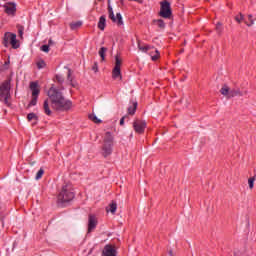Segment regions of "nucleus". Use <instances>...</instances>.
<instances>
[{
	"label": "nucleus",
	"mask_w": 256,
	"mask_h": 256,
	"mask_svg": "<svg viewBox=\"0 0 256 256\" xmlns=\"http://www.w3.org/2000/svg\"><path fill=\"white\" fill-rule=\"evenodd\" d=\"M72 71L70 68H68V73H67V80L69 81L71 87H77V82L76 81H73V78H72Z\"/></svg>",
	"instance_id": "20"
},
{
	"label": "nucleus",
	"mask_w": 256,
	"mask_h": 256,
	"mask_svg": "<svg viewBox=\"0 0 256 256\" xmlns=\"http://www.w3.org/2000/svg\"><path fill=\"white\" fill-rule=\"evenodd\" d=\"M244 20L245 16L243 15V13H240L239 15L235 16V21H237V23H241Z\"/></svg>",
	"instance_id": "34"
},
{
	"label": "nucleus",
	"mask_w": 256,
	"mask_h": 256,
	"mask_svg": "<svg viewBox=\"0 0 256 256\" xmlns=\"http://www.w3.org/2000/svg\"><path fill=\"white\" fill-rule=\"evenodd\" d=\"M89 120L93 121V123H96V124L102 123L101 119L97 118V115L95 114H90Z\"/></svg>",
	"instance_id": "29"
},
{
	"label": "nucleus",
	"mask_w": 256,
	"mask_h": 256,
	"mask_svg": "<svg viewBox=\"0 0 256 256\" xmlns=\"http://www.w3.org/2000/svg\"><path fill=\"white\" fill-rule=\"evenodd\" d=\"M18 33L20 35V37H23V31H25V27L18 25Z\"/></svg>",
	"instance_id": "37"
},
{
	"label": "nucleus",
	"mask_w": 256,
	"mask_h": 256,
	"mask_svg": "<svg viewBox=\"0 0 256 256\" xmlns=\"http://www.w3.org/2000/svg\"><path fill=\"white\" fill-rule=\"evenodd\" d=\"M37 99H39V96H32V100L28 104V107H35V105H37Z\"/></svg>",
	"instance_id": "31"
},
{
	"label": "nucleus",
	"mask_w": 256,
	"mask_h": 256,
	"mask_svg": "<svg viewBox=\"0 0 256 256\" xmlns=\"http://www.w3.org/2000/svg\"><path fill=\"white\" fill-rule=\"evenodd\" d=\"M3 1H7V0H3Z\"/></svg>",
	"instance_id": "46"
},
{
	"label": "nucleus",
	"mask_w": 256,
	"mask_h": 256,
	"mask_svg": "<svg viewBox=\"0 0 256 256\" xmlns=\"http://www.w3.org/2000/svg\"><path fill=\"white\" fill-rule=\"evenodd\" d=\"M33 119L34 120H36V122L33 124V125H37V121H39V116H37V114H35V113H29L28 115H27V120L28 121H33Z\"/></svg>",
	"instance_id": "25"
},
{
	"label": "nucleus",
	"mask_w": 256,
	"mask_h": 256,
	"mask_svg": "<svg viewBox=\"0 0 256 256\" xmlns=\"http://www.w3.org/2000/svg\"><path fill=\"white\" fill-rule=\"evenodd\" d=\"M248 21L249 22L245 21V25H247V27H253V25H255L256 18H253V16L249 14Z\"/></svg>",
	"instance_id": "26"
},
{
	"label": "nucleus",
	"mask_w": 256,
	"mask_h": 256,
	"mask_svg": "<svg viewBox=\"0 0 256 256\" xmlns=\"http://www.w3.org/2000/svg\"><path fill=\"white\" fill-rule=\"evenodd\" d=\"M113 153V144H103L102 155L103 157H109Z\"/></svg>",
	"instance_id": "14"
},
{
	"label": "nucleus",
	"mask_w": 256,
	"mask_h": 256,
	"mask_svg": "<svg viewBox=\"0 0 256 256\" xmlns=\"http://www.w3.org/2000/svg\"><path fill=\"white\" fill-rule=\"evenodd\" d=\"M40 50L43 51L44 53H49V45H42L40 47Z\"/></svg>",
	"instance_id": "36"
},
{
	"label": "nucleus",
	"mask_w": 256,
	"mask_h": 256,
	"mask_svg": "<svg viewBox=\"0 0 256 256\" xmlns=\"http://www.w3.org/2000/svg\"><path fill=\"white\" fill-rule=\"evenodd\" d=\"M249 189H253L255 185V176L248 179Z\"/></svg>",
	"instance_id": "35"
},
{
	"label": "nucleus",
	"mask_w": 256,
	"mask_h": 256,
	"mask_svg": "<svg viewBox=\"0 0 256 256\" xmlns=\"http://www.w3.org/2000/svg\"><path fill=\"white\" fill-rule=\"evenodd\" d=\"M108 17L111 19L112 23H117L118 27L123 25V16L121 13H117L115 17L113 7L111 6V0H108Z\"/></svg>",
	"instance_id": "7"
},
{
	"label": "nucleus",
	"mask_w": 256,
	"mask_h": 256,
	"mask_svg": "<svg viewBox=\"0 0 256 256\" xmlns=\"http://www.w3.org/2000/svg\"><path fill=\"white\" fill-rule=\"evenodd\" d=\"M55 81L60 87H63V83H65V77L61 74H56L55 75Z\"/></svg>",
	"instance_id": "21"
},
{
	"label": "nucleus",
	"mask_w": 256,
	"mask_h": 256,
	"mask_svg": "<svg viewBox=\"0 0 256 256\" xmlns=\"http://www.w3.org/2000/svg\"><path fill=\"white\" fill-rule=\"evenodd\" d=\"M55 44V42H53V40L52 39H49V41H48V45H49V47H50V45H54Z\"/></svg>",
	"instance_id": "40"
},
{
	"label": "nucleus",
	"mask_w": 256,
	"mask_h": 256,
	"mask_svg": "<svg viewBox=\"0 0 256 256\" xmlns=\"http://www.w3.org/2000/svg\"><path fill=\"white\" fill-rule=\"evenodd\" d=\"M121 58L119 57V54L115 56V66L112 70V78L113 79H123L121 76Z\"/></svg>",
	"instance_id": "8"
},
{
	"label": "nucleus",
	"mask_w": 256,
	"mask_h": 256,
	"mask_svg": "<svg viewBox=\"0 0 256 256\" xmlns=\"http://www.w3.org/2000/svg\"><path fill=\"white\" fill-rule=\"evenodd\" d=\"M106 25H107V19L105 18V15H102L99 18L98 29H100V31H105Z\"/></svg>",
	"instance_id": "16"
},
{
	"label": "nucleus",
	"mask_w": 256,
	"mask_h": 256,
	"mask_svg": "<svg viewBox=\"0 0 256 256\" xmlns=\"http://www.w3.org/2000/svg\"><path fill=\"white\" fill-rule=\"evenodd\" d=\"M6 65H9V62H6Z\"/></svg>",
	"instance_id": "44"
},
{
	"label": "nucleus",
	"mask_w": 256,
	"mask_h": 256,
	"mask_svg": "<svg viewBox=\"0 0 256 256\" xmlns=\"http://www.w3.org/2000/svg\"><path fill=\"white\" fill-rule=\"evenodd\" d=\"M75 199V192H73V184L66 182L62 185L61 191L57 196L58 207H66L67 203H71Z\"/></svg>",
	"instance_id": "2"
},
{
	"label": "nucleus",
	"mask_w": 256,
	"mask_h": 256,
	"mask_svg": "<svg viewBox=\"0 0 256 256\" xmlns=\"http://www.w3.org/2000/svg\"><path fill=\"white\" fill-rule=\"evenodd\" d=\"M109 209H107V211H110V213L115 214L117 211V203L113 202L109 205Z\"/></svg>",
	"instance_id": "28"
},
{
	"label": "nucleus",
	"mask_w": 256,
	"mask_h": 256,
	"mask_svg": "<svg viewBox=\"0 0 256 256\" xmlns=\"http://www.w3.org/2000/svg\"><path fill=\"white\" fill-rule=\"evenodd\" d=\"M82 25H83L82 21L72 22V23H70V29L72 31H75V30L79 29V27H82Z\"/></svg>",
	"instance_id": "23"
},
{
	"label": "nucleus",
	"mask_w": 256,
	"mask_h": 256,
	"mask_svg": "<svg viewBox=\"0 0 256 256\" xmlns=\"http://www.w3.org/2000/svg\"><path fill=\"white\" fill-rule=\"evenodd\" d=\"M216 32L218 33V35H221V33H223V24H221V22H218L216 24Z\"/></svg>",
	"instance_id": "32"
},
{
	"label": "nucleus",
	"mask_w": 256,
	"mask_h": 256,
	"mask_svg": "<svg viewBox=\"0 0 256 256\" xmlns=\"http://www.w3.org/2000/svg\"><path fill=\"white\" fill-rule=\"evenodd\" d=\"M44 173H45V170H43V168H40L35 177L36 181H39V179H41V177H43Z\"/></svg>",
	"instance_id": "33"
},
{
	"label": "nucleus",
	"mask_w": 256,
	"mask_h": 256,
	"mask_svg": "<svg viewBox=\"0 0 256 256\" xmlns=\"http://www.w3.org/2000/svg\"><path fill=\"white\" fill-rule=\"evenodd\" d=\"M138 49L140 51H142L143 53H148V55H150L152 61H157L159 59V57H161L159 50H157V48H155V46H151V45L141 46V43L138 42Z\"/></svg>",
	"instance_id": "4"
},
{
	"label": "nucleus",
	"mask_w": 256,
	"mask_h": 256,
	"mask_svg": "<svg viewBox=\"0 0 256 256\" xmlns=\"http://www.w3.org/2000/svg\"><path fill=\"white\" fill-rule=\"evenodd\" d=\"M92 71L94 73H97V71H99V65L97 64V62H95L94 65L92 66Z\"/></svg>",
	"instance_id": "38"
},
{
	"label": "nucleus",
	"mask_w": 256,
	"mask_h": 256,
	"mask_svg": "<svg viewBox=\"0 0 256 256\" xmlns=\"http://www.w3.org/2000/svg\"><path fill=\"white\" fill-rule=\"evenodd\" d=\"M120 125H125V116L120 119Z\"/></svg>",
	"instance_id": "39"
},
{
	"label": "nucleus",
	"mask_w": 256,
	"mask_h": 256,
	"mask_svg": "<svg viewBox=\"0 0 256 256\" xmlns=\"http://www.w3.org/2000/svg\"><path fill=\"white\" fill-rule=\"evenodd\" d=\"M43 110L45 115L51 116V108L49 107V99H46L43 104Z\"/></svg>",
	"instance_id": "19"
},
{
	"label": "nucleus",
	"mask_w": 256,
	"mask_h": 256,
	"mask_svg": "<svg viewBox=\"0 0 256 256\" xmlns=\"http://www.w3.org/2000/svg\"><path fill=\"white\" fill-rule=\"evenodd\" d=\"M97 217L95 215L90 214L88 217V233H92L97 228Z\"/></svg>",
	"instance_id": "11"
},
{
	"label": "nucleus",
	"mask_w": 256,
	"mask_h": 256,
	"mask_svg": "<svg viewBox=\"0 0 256 256\" xmlns=\"http://www.w3.org/2000/svg\"><path fill=\"white\" fill-rule=\"evenodd\" d=\"M113 134L111 132H106L104 136V144L113 145Z\"/></svg>",
	"instance_id": "17"
},
{
	"label": "nucleus",
	"mask_w": 256,
	"mask_h": 256,
	"mask_svg": "<svg viewBox=\"0 0 256 256\" xmlns=\"http://www.w3.org/2000/svg\"><path fill=\"white\" fill-rule=\"evenodd\" d=\"M221 95H224V97H228L229 99V93H231V90H229V86L224 85L220 90Z\"/></svg>",
	"instance_id": "24"
},
{
	"label": "nucleus",
	"mask_w": 256,
	"mask_h": 256,
	"mask_svg": "<svg viewBox=\"0 0 256 256\" xmlns=\"http://www.w3.org/2000/svg\"><path fill=\"white\" fill-rule=\"evenodd\" d=\"M147 127V123L142 120H135L133 122V129L136 133H139L140 135L145 133V128Z\"/></svg>",
	"instance_id": "9"
},
{
	"label": "nucleus",
	"mask_w": 256,
	"mask_h": 256,
	"mask_svg": "<svg viewBox=\"0 0 256 256\" xmlns=\"http://www.w3.org/2000/svg\"><path fill=\"white\" fill-rule=\"evenodd\" d=\"M243 95H247V91L241 92L239 88L230 90L229 99L233 97H243Z\"/></svg>",
	"instance_id": "15"
},
{
	"label": "nucleus",
	"mask_w": 256,
	"mask_h": 256,
	"mask_svg": "<svg viewBox=\"0 0 256 256\" xmlns=\"http://www.w3.org/2000/svg\"><path fill=\"white\" fill-rule=\"evenodd\" d=\"M102 256H117V249L115 248V246L107 244L102 250Z\"/></svg>",
	"instance_id": "10"
},
{
	"label": "nucleus",
	"mask_w": 256,
	"mask_h": 256,
	"mask_svg": "<svg viewBox=\"0 0 256 256\" xmlns=\"http://www.w3.org/2000/svg\"><path fill=\"white\" fill-rule=\"evenodd\" d=\"M2 45H4V47H9V45H12V49H19V43H17V34L5 32Z\"/></svg>",
	"instance_id": "5"
},
{
	"label": "nucleus",
	"mask_w": 256,
	"mask_h": 256,
	"mask_svg": "<svg viewBox=\"0 0 256 256\" xmlns=\"http://www.w3.org/2000/svg\"><path fill=\"white\" fill-rule=\"evenodd\" d=\"M183 51H184V50L182 49V50H181V53H183Z\"/></svg>",
	"instance_id": "45"
},
{
	"label": "nucleus",
	"mask_w": 256,
	"mask_h": 256,
	"mask_svg": "<svg viewBox=\"0 0 256 256\" xmlns=\"http://www.w3.org/2000/svg\"><path fill=\"white\" fill-rule=\"evenodd\" d=\"M129 1H135L136 3L143 4V0H129Z\"/></svg>",
	"instance_id": "41"
},
{
	"label": "nucleus",
	"mask_w": 256,
	"mask_h": 256,
	"mask_svg": "<svg viewBox=\"0 0 256 256\" xmlns=\"http://www.w3.org/2000/svg\"><path fill=\"white\" fill-rule=\"evenodd\" d=\"M137 101H134L131 103V105L128 107V115H135V113L137 112Z\"/></svg>",
	"instance_id": "18"
},
{
	"label": "nucleus",
	"mask_w": 256,
	"mask_h": 256,
	"mask_svg": "<svg viewBox=\"0 0 256 256\" xmlns=\"http://www.w3.org/2000/svg\"><path fill=\"white\" fill-rule=\"evenodd\" d=\"M168 253H169L170 256H173V250H169Z\"/></svg>",
	"instance_id": "42"
},
{
	"label": "nucleus",
	"mask_w": 256,
	"mask_h": 256,
	"mask_svg": "<svg viewBox=\"0 0 256 256\" xmlns=\"http://www.w3.org/2000/svg\"><path fill=\"white\" fill-rule=\"evenodd\" d=\"M4 9L7 15H15V13H17V4L8 2L4 5Z\"/></svg>",
	"instance_id": "12"
},
{
	"label": "nucleus",
	"mask_w": 256,
	"mask_h": 256,
	"mask_svg": "<svg viewBox=\"0 0 256 256\" xmlns=\"http://www.w3.org/2000/svg\"><path fill=\"white\" fill-rule=\"evenodd\" d=\"M37 69H45L47 67V63L44 62V60H39L37 63Z\"/></svg>",
	"instance_id": "30"
},
{
	"label": "nucleus",
	"mask_w": 256,
	"mask_h": 256,
	"mask_svg": "<svg viewBox=\"0 0 256 256\" xmlns=\"http://www.w3.org/2000/svg\"><path fill=\"white\" fill-rule=\"evenodd\" d=\"M9 97H11V79L5 80L0 85V101L9 105Z\"/></svg>",
	"instance_id": "3"
},
{
	"label": "nucleus",
	"mask_w": 256,
	"mask_h": 256,
	"mask_svg": "<svg viewBox=\"0 0 256 256\" xmlns=\"http://www.w3.org/2000/svg\"><path fill=\"white\" fill-rule=\"evenodd\" d=\"M30 90L32 91V97H39L41 90L38 82H30Z\"/></svg>",
	"instance_id": "13"
},
{
	"label": "nucleus",
	"mask_w": 256,
	"mask_h": 256,
	"mask_svg": "<svg viewBox=\"0 0 256 256\" xmlns=\"http://www.w3.org/2000/svg\"><path fill=\"white\" fill-rule=\"evenodd\" d=\"M159 16L163 19H171L173 17V10H171V3L167 0L160 2Z\"/></svg>",
	"instance_id": "6"
},
{
	"label": "nucleus",
	"mask_w": 256,
	"mask_h": 256,
	"mask_svg": "<svg viewBox=\"0 0 256 256\" xmlns=\"http://www.w3.org/2000/svg\"><path fill=\"white\" fill-rule=\"evenodd\" d=\"M108 49L107 47H101L98 54L101 57L102 61H105V53H107Z\"/></svg>",
	"instance_id": "27"
},
{
	"label": "nucleus",
	"mask_w": 256,
	"mask_h": 256,
	"mask_svg": "<svg viewBox=\"0 0 256 256\" xmlns=\"http://www.w3.org/2000/svg\"><path fill=\"white\" fill-rule=\"evenodd\" d=\"M121 5H124V0H120Z\"/></svg>",
	"instance_id": "43"
},
{
	"label": "nucleus",
	"mask_w": 256,
	"mask_h": 256,
	"mask_svg": "<svg viewBox=\"0 0 256 256\" xmlns=\"http://www.w3.org/2000/svg\"><path fill=\"white\" fill-rule=\"evenodd\" d=\"M62 91H65V87H55V85L48 90V98L54 111H69L73 107V102L65 99Z\"/></svg>",
	"instance_id": "1"
},
{
	"label": "nucleus",
	"mask_w": 256,
	"mask_h": 256,
	"mask_svg": "<svg viewBox=\"0 0 256 256\" xmlns=\"http://www.w3.org/2000/svg\"><path fill=\"white\" fill-rule=\"evenodd\" d=\"M153 25H157L159 29H165V21L163 19H156L152 21Z\"/></svg>",
	"instance_id": "22"
}]
</instances>
